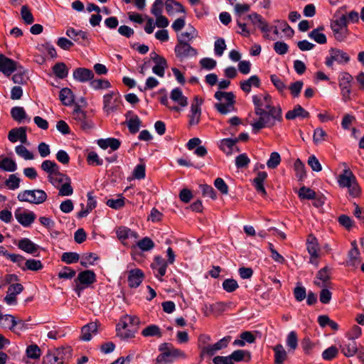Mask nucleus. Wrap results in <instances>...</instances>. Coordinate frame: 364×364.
I'll return each mask as SVG.
<instances>
[{"label": "nucleus", "instance_id": "obj_50", "mask_svg": "<svg viewBox=\"0 0 364 364\" xmlns=\"http://www.w3.org/2000/svg\"><path fill=\"white\" fill-rule=\"evenodd\" d=\"M26 353L28 358L37 360L41 355V350L36 344H32L26 348Z\"/></svg>", "mask_w": 364, "mask_h": 364}, {"label": "nucleus", "instance_id": "obj_16", "mask_svg": "<svg viewBox=\"0 0 364 364\" xmlns=\"http://www.w3.org/2000/svg\"><path fill=\"white\" fill-rule=\"evenodd\" d=\"M167 262L161 257L157 256L151 263V267L154 274L160 281H163L161 277L165 275L167 268Z\"/></svg>", "mask_w": 364, "mask_h": 364}, {"label": "nucleus", "instance_id": "obj_31", "mask_svg": "<svg viewBox=\"0 0 364 364\" xmlns=\"http://www.w3.org/2000/svg\"><path fill=\"white\" fill-rule=\"evenodd\" d=\"M351 249L348 252V264L350 266H355L360 262V251L358 248L355 241L351 242Z\"/></svg>", "mask_w": 364, "mask_h": 364}, {"label": "nucleus", "instance_id": "obj_51", "mask_svg": "<svg viewBox=\"0 0 364 364\" xmlns=\"http://www.w3.org/2000/svg\"><path fill=\"white\" fill-rule=\"evenodd\" d=\"M270 80L279 92L283 93L287 90V85L283 80L275 74L270 75Z\"/></svg>", "mask_w": 364, "mask_h": 364}, {"label": "nucleus", "instance_id": "obj_27", "mask_svg": "<svg viewBox=\"0 0 364 364\" xmlns=\"http://www.w3.org/2000/svg\"><path fill=\"white\" fill-rule=\"evenodd\" d=\"M18 247L26 253L35 255L39 246L28 238H23L18 241Z\"/></svg>", "mask_w": 364, "mask_h": 364}, {"label": "nucleus", "instance_id": "obj_45", "mask_svg": "<svg viewBox=\"0 0 364 364\" xmlns=\"http://www.w3.org/2000/svg\"><path fill=\"white\" fill-rule=\"evenodd\" d=\"M347 17L342 15L331 23V28L333 33H338L341 31H347Z\"/></svg>", "mask_w": 364, "mask_h": 364}, {"label": "nucleus", "instance_id": "obj_55", "mask_svg": "<svg viewBox=\"0 0 364 364\" xmlns=\"http://www.w3.org/2000/svg\"><path fill=\"white\" fill-rule=\"evenodd\" d=\"M141 120L137 115H133L127 121V127L129 132L132 134H135L139 130Z\"/></svg>", "mask_w": 364, "mask_h": 364}, {"label": "nucleus", "instance_id": "obj_36", "mask_svg": "<svg viewBox=\"0 0 364 364\" xmlns=\"http://www.w3.org/2000/svg\"><path fill=\"white\" fill-rule=\"evenodd\" d=\"M117 235L119 240L122 241L128 238H134L136 240L139 237L137 232L124 226H121L117 228Z\"/></svg>", "mask_w": 364, "mask_h": 364}, {"label": "nucleus", "instance_id": "obj_20", "mask_svg": "<svg viewBox=\"0 0 364 364\" xmlns=\"http://www.w3.org/2000/svg\"><path fill=\"white\" fill-rule=\"evenodd\" d=\"M8 139L12 143L20 141L22 144H26L27 142L26 128L21 127L12 129L9 132Z\"/></svg>", "mask_w": 364, "mask_h": 364}, {"label": "nucleus", "instance_id": "obj_56", "mask_svg": "<svg viewBox=\"0 0 364 364\" xmlns=\"http://www.w3.org/2000/svg\"><path fill=\"white\" fill-rule=\"evenodd\" d=\"M21 181V178L16 174H11L5 181V185L10 190H16L20 187Z\"/></svg>", "mask_w": 364, "mask_h": 364}, {"label": "nucleus", "instance_id": "obj_47", "mask_svg": "<svg viewBox=\"0 0 364 364\" xmlns=\"http://www.w3.org/2000/svg\"><path fill=\"white\" fill-rule=\"evenodd\" d=\"M141 335L144 337L156 336L160 338L162 333L158 326L152 324L144 328L141 331Z\"/></svg>", "mask_w": 364, "mask_h": 364}, {"label": "nucleus", "instance_id": "obj_21", "mask_svg": "<svg viewBox=\"0 0 364 364\" xmlns=\"http://www.w3.org/2000/svg\"><path fill=\"white\" fill-rule=\"evenodd\" d=\"M95 281L96 275L95 272L91 270H85L80 272L77 279H75V282H78L87 287L95 282Z\"/></svg>", "mask_w": 364, "mask_h": 364}, {"label": "nucleus", "instance_id": "obj_61", "mask_svg": "<svg viewBox=\"0 0 364 364\" xmlns=\"http://www.w3.org/2000/svg\"><path fill=\"white\" fill-rule=\"evenodd\" d=\"M139 322V318L138 317L126 315L121 321V324H123L124 326H128L136 330Z\"/></svg>", "mask_w": 364, "mask_h": 364}, {"label": "nucleus", "instance_id": "obj_11", "mask_svg": "<svg viewBox=\"0 0 364 364\" xmlns=\"http://www.w3.org/2000/svg\"><path fill=\"white\" fill-rule=\"evenodd\" d=\"M350 60L349 55L344 51L331 48L329 50V55L326 58V65L331 68L334 62L339 64L347 63Z\"/></svg>", "mask_w": 364, "mask_h": 364}, {"label": "nucleus", "instance_id": "obj_60", "mask_svg": "<svg viewBox=\"0 0 364 364\" xmlns=\"http://www.w3.org/2000/svg\"><path fill=\"white\" fill-rule=\"evenodd\" d=\"M137 247L141 251H149L154 247V243L152 240L148 237H145L143 239L139 240L136 243Z\"/></svg>", "mask_w": 364, "mask_h": 364}, {"label": "nucleus", "instance_id": "obj_37", "mask_svg": "<svg viewBox=\"0 0 364 364\" xmlns=\"http://www.w3.org/2000/svg\"><path fill=\"white\" fill-rule=\"evenodd\" d=\"M0 169L4 171L14 172L17 169V164L11 158L0 156Z\"/></svg>", "mask_w": 364, "mask_h": 364}, {"label": "nucleus", "instance_id": "obj_5", "mask_svg": "<svg viewBox=\"0 0 364 364\" xmlns=\"http://www.w3.org/2000/svg\"><path fill=\"white\" fill-rule=\"evenodd\" d=\"M250 9V6L247 4H237L235 6V12L236 16H237V18L236 20L237 25L241 29V31H239L238 33L244 37H249L255 31V29L251 30L247 26V24L246 23L242 21V20H243V18H242V14L249 11Z\"/></svg>", "mask_w": 364, "mask_h": 364}, {"label": "nucleus", "instance_id": "obj_18", "mask_svg": "<svg viewBox=\"0 0 364 364\" xmlns=\"http://www.w3.org/2000/svg\"><path fill=\"white\" fill-rule=\"evenodd\" d=\"M17 68V63L0 54V72L6 76L11 75Z\"/></svg>", "mask_w": 364, "mask_h": 364}, {"label": "nucleus", "instance_id": "obj_13", "mask_svg": "<svg viewBox=\"0 0 364 364\" xmlns=\"http://www.w3.org/2000/svg\"><path fill=\"white\" fill-rule=\"evenodd\" d=\"M230 341V336H226L218 341L213 345H208L204 346L201 350L200 355L203 357L204 355H213L218 350L227 347L228 343Z\"/></svg>", "mask_w": 364, "mask_h": 364}, {"label": "nucleus", "instance_id": "obj_2", "mask_svg": "<svg viewBox=\"0 0 364 364\" xmlns=\"http://www.w3.org/2000/svg\"><path fill=\"white\" fill-rule=\"evenodd\" d=\"M214 97L218 101L215 109L221 114H227L235 110V95L232 92H215Z\"/></svg>", "mask_w": 364, "mask_h": 364}, {"label": "nucleus", "instance_id": "obj_6", "mask_svg": "<svg viewBox=\"0 0 364 364\" xmlns=\"http://www.w3.org/2000/svg\"><path fill=\"white\" fill-rule=\"evenodd\" d=\"M174 52L176 58L180 61L196 57L198 55V51L196 48L192 47L188 42L182 41L181 40L177 41Z\"/></svg>", "mask_w": 364, "mask_h": 364}, {"label": "nucleus", "instance_id": "obj_25", "mask_svg": "<svg viewBox=\"0 0 364 364\" xmlns=\"http://www.w3.org/2000/svg\"><path fill=\"white\" fill-rule=\"evenodd\" d=\"M241 90L248 94L251 92L252 87H259L261 81L257 75H252L249 79L242 80L240 83Z\"/></svg>", "mask_w": 364, "mask_h": 364}, {"label": "nucleus", "instance_id": "obj_33", "mask_svg": "<svg viewBox=\"0 0 364 364\" xmlns=\"http://www.w3.org/2000/svg\"><path fill=\"white\" fill-rule=\"evenodd\" d=\"M267 177V173L264 171H259L257 173L256 178L253 181L254 186L259 193L262 196H266L267 192L264 187L263 183Z\"/></svg>", "mask_w": 364, "mask_h": 364}, {"label": "nucleus", "instance_id": "obj_23", "mask_svg": "<svg viewBox=\"0 0 364 364\" xmlns=\"http://www.w3.org/2000/svg\"><path fill=\"white\" fill-rule=\"evenodd\" d=\"M340 348L341 352L346 357H352L356 353H358L359 351L356 342L352 338H348L346 342H344L340 346Z\"/></svg>", "mask_w": 364, "mask_h": 364}, {"label": "nucleus", "instance_id": "obj_30", "mask_svg": "<svg viewBox=\"0 0 364 364\" xmlns=\"http://www.w3.org/2000/svg\"><path fill=\"white\" fill-rule=\"evenodd\" d=\"M331 269L328 267H325L320 269L316 275V280L314 284L318 287H324L327 282L330 279Z\"/></svg>", "mask_w": 364, "mask_h": 364}, {"label": "nucleus", "instance_id": "obj_52", "mask_svg": "<svg viewBox=\"0 0 364 364\" xmlns=\"http://www.w3.org/2000/svg\"><path fill=\"white\" fill-rule=\"evenodd\" d=\"M41 168L43 171L48 173V176H51L58 169H60L59 166L53 161L46 160L42 162Z\"/></svg>", "mask_w": 364, "mask_h": 364}, {"label": "nucleus", "instance_id": "obj_64", "mask_svg": "<svg viewBox=\"0 0 364 364\" xmlns=\"http://www.w3.org/2000/svg\"><path fill=\"white\" fill-rule=\"evenodd\" d=\"M299 197L301 199H314L316 196V193L312 189L303 186L300 188L298 192Z\"/></svg>", "mask_w": 364, "mask_h": 364}, {"label": "nucleus", "instance_id": "obj_58", "mask_svg": "<svg viewBox=\"0 0 364 364\" xmlns=\"http://www.w3.org/2000/svg\"><path fill=\"white\" fill-rule=\"evenodd\" d=\"M43 264L40 260L35 259H27L25 262V267L23 270L38 271L43 269Z\"/></svg>", "mask_w": 364, "mask_h": 364}, {"label": "nucleus", "instance_id": "obj_3", "mask_svg": "<svg viewBox=\"0 0 364 364\" xmlns=\"http://www.w3.org/2000/svg\"><path fill=\"white\" fill-rule=\"evenodd\" d=\"M338 183L341 188H347L349 194L353 197H357L360 193L355 176L348 168H345L338 176Z\"/></svg>", "mask_w": 364, "mask_h": 364}, {"label": "nucleus", "instance_id": "obj_54", "mask_svg": "<svg viewBox=\"0 0 364 364\" xmlns=\"http://www.w3.org/2000/svg\"><path fill=\"white\" fill-rule=\"evenodd\" d=\"M11 114L13 119L18 122H22L27 118L24 109L21 107H14L11 110Z\"/></svg>", "mask_w": 364, "mask_h": 364}, {"label": "nucleus", "instance_id": "obj_53", "mask_svg": "<svg viewBox=\"0 0 364 364\" xmlns=\"http://www.w3.org/2000/svg\"><path fill=\"white\" fill-rule=\"evenodd\" d=\"M43 364H60L56 350H49L43 358Z\"/></svg>", "mask_w": 364, "mask_h": 364}, {"label": "nucleus", "instance_id": "obj_35", "mask_svg": "<svg viewBox=\"0 0 364 364\" xmlns=\"http://www.w3.org/2000/svg\"><path fill=\"white\" fill-rule=\"evenodd\" d=\"M97 326L95 323H90L84 326L81 331V339L85 341H89L92 338V334L97 333Z\"/></svg>", "mask_w": 364, "mask_h": 364}, {"label": "nucleus", "instance_id": "obj_17", "mask_svg": "<svg viewBox=\"0 0 364 364\" xmlns=\"http://www.w3.org/2000/svg\"><path fill=\"white\" fill-rule=\"evenodd\" d=\"M23 290V287L19 283L11 284L4 298L5 302L8 305H16L17 304L16 295L21 294Z\"/></svg>", "mask_w": 364, "mask_h": 364}, {"label": "nucleus", "instance_id": "obj_14", "mask_svg": "<svg viewBox=\"0 0 364 364\" xmlns=\"http://www.w3.org/2000/svg\"><path fill=\"white\" fill-rule=\"evenodd\" d=\"M15 218L23 227H29L36 220V214L28 210L15 211Z\"/></svg>", "mask_w": 364, "mask_h": 364}, {"label": "nucleus", "instance_id": "obj_42", "mask_svg": "<svg viewBox=\"0 0 364 364\" xmlns=\"http://www.w3.org/2000/svg\"><path fill=\"white\" fill-rule=\"evenodd\" d=\"M60 364H67L72 358V348L70 346L56 348Z\"/></svg>", "mask_w": 364, "mask_h": 364}, {"label": "nucleus", "instance_id": "obj_49", "mask_svg": "<svg viewBox=\"0 0 364 364\" xmlns=\"http://www.w3.org/2000/svg\"><path fill=\"white\" fill-rule=\"evenodd\" d=\"M53 71L56 77L60 79L66 77L68 75V68L63 63H58L53 67Z\"/></svg>", "mask_w": 364, "mask_h": 364}, {"label": "nucleus", "instance_id": "obj_44", "mask_svg": "<svg viewBox=\"0 0 364 364\" xmlns=\"http://www.w3.org/2000/svg\"><path fill=\"white\" fill-rule=\"evenodd\" d=\"M323 30V27H318L309 33L308 36L317 43L325 44L327 41V39L326 35L321 33Z\"/></svg>", "mask_w": 364, "mask_h": 364}, {"label": "nucleus", "instance_id": "obj_29", "mask_svg": "<svg viewBox=\"0 0 364 364\" xmlns=\"http://www.w3.org/2000/svg\"><path fill=\"white\" fill-rule=\"evenodd\" d=\"M97 144L102 149L109 147L112 151L117 150L121 145L120 141L115 138L100 139L97 140Z\"/></svg>", "mask_w": 364, "mask_h": 364}, {"label": "nucleus", "instance_id": "obj_26", "mask_svg": "<svg viewBox=\"0 0 364 364\" xmlns=\"http://www.w3.org/2000/svg\"><path fill=\"white\" fill-rule=\"evenodd\" d=\"M73 77L79 82H84L92 80L94 73L90 69L80 68L74 70Z\"/></svg>", "mask_w": 364, "mask_h": 364}, {"label": "nucleus", "instance_id": "obj_22", "mask_svg": "<svg viewBox=\"0 0 364 364\" xmlns=\"http://www.w3.org/2000/svg\"><path fill=\"white\" fill-rule=\"evenodd\" d=\"M238 139L231 138L223 139L220 141V149L227 155H231L235 151H239L238 148L236 146V143Z\"/></svg>", "mask_w": 364, "mask_h": 364}, {"label": "nucleus", "instance_id": "obj_32", "mask_svg": "<svg viewBox=\"0 0 364 364\" xmlns=\"http://www.w3.org/2000/svg\"><path fill=\"white\" fill-rule=\"evenodd\" d=\"M165 8L166 12L169 15H173L178 13H185V9L183 5L174 0H167L165 3Z\"/></svg>", "mask_w": 364, "mask_h": 364}, {"label": "nucleus", "instance_id": "obj_41", "mask_svg": "<svg viewBox=\"0 0 364 364\" xmlns=\"http://www.w3.org/2000/svg\"><path fill=\"white\" fill-rule=\"evenodd\" d=\"M18 322L15 318L10 314L3 315L0 313V327L9 329H13Z\"/></svg>", "mask_w": 364, "mask_h": 364}, {"label": "nucleus", "instance_id": "obj_34", "mask_svg": "<svg viewBox=\"0 0 364 364\" xmlns=\"http://www.w3.org/2000/svg\"><path fill=\"white\" fill-rule=\"evenodd\" d=\"M274 353L275 364H283L287 358V353L282 344H277L272 348Z\"/></svg>", "mask_w": 364, "mask_h": 364}, {"label": "nucleus", "instance_id": "obj_40", "mask_svg": "<svg viewBox=\"0 0 364 364\" xmlns=\"http://www.w3.org/2000/svg\"><path fill=\"white\" fill-rule=\"evenodd\" d=\"M136 329L123 324H118L117 327V335L124 339L130 338L134 336Z\"/></svg>", "mask_w": 364, "mask_h": 364}, {"label": "nucleus", "instance_id": "obj_15", "mask_svg": "<svg viewBox=\"0 0 364 364\" xmlns=\"http://www.w3.org/2000/svg\"><path fill=\"white\" fill-rule=\"evenodd\" d=\"M66 35L80 45L87 46L89 43L88 34L84 31L70 27L66 30Z\"/></svg>", "mask_w": 364, "mask_h": 364}, {"label": "nucleus", "instance_id": "obj_63", "mask_svg": "<svg viewBox=\"0 0 364 364\" xmlns=\"http://www.w3.org/2000/svg\"><path fill=\"white\" fill-rule=\"evenodd\" d=\"M98 259V257L95 253L85 254L82 256L80 264L85 267L88 265L94 264L95 262Z\"/></svg>", "mask_w": 364, "mask_h": 364}, {"label": "nucleus", "instance_id": "obj_48", "mask_svg": "<svg viewBox=\"0 0 364 364\" xmlns=\"http://www.w3.org/2000/svg\"><path fill=\"white\" fill-rule=\"evenodd\" d=\"M56 188L58 190V196H70L73 193L70 178Z\"/></svg>", "mask_w": 364, "mask_h": 364}, {"label": "nucleus", "instance_id": "obj_39", "mask_svg": "<svg viewBox=\"0 0 364 364\" xmlns=\"http://www.w3.org/2000/svg\"><path fill=\"white\" fill-rule=\"evenodd\" d=\"M171 99L178 103L181 107H186L188 105L187 97L183 95V92L180 88H174L171 92Z\"/></svg>", "mask_w": 364, "mask_h": 364}, {"label": "nucleus", "instance_id": "obj_62", "mask_svg": "<svg viewBox=\"0 0 364 364\" xmlns=\"http://www.w3.org/2000/svg\"><path fill=\"white\" fill-rule=\"evenodd\" d=\"M274 22L278 24L279 29L284 33L287 37L291 38L293 36L294 31L289 26L287 21L282 20H275Z\"/></svg>", "mask_w": 364, "mask_h": 364}, {"label": "nucleus", "instance_id": "obj_12", "mask_svg": "<svg viewBox=\"0 0 364 364\" xmlns=\"http://www.w3.org/2000/svg\"><path fill=\"white\" fill-rule=\"evenodd\" d=\"M203 102L202 98L195 96L194 100L191 106V113L189 114V124L191 126L196 125L199 123L201 115V105Z\"/></svg>", "mask_w": 364, "mask_h": 364}, {"label": "nucleus", "instance_id": "obj_24", "mask_svg": "<svg viewBox=\"0 0 364 364\" xmlns=\"http://www.w3.org/2000/svg\"><path fill=\"white\" fill-rule=\"evenodd\" d=\"M309 112L304 109L301 105H297L291 110L288 111L285 117L288 120H293L297 117L306 119L309 117Z\"/></svg>", "mask_w": 364, "mask_h": 364}, {"label": "nucleus", "instance_id": "obj_19", "mask_svg": "<svg viewBox=\"0 0 364 364\" xmlns=\"http://www.w3.org/2000/svg\"><path fill=\"white\" fill-rule=\"evenodd\" d=\"M306 249L310 255V262L316 266L318 265L317 259L319 257V247L315 237H309L307 240Z\"/></svg>", "mask_w": 364, "mask_h": 364}, {"label": "nucleus", "instance_id": "obj_9", "mask_svg": "<svg viewBox=\"0 0 364 364\" xmlns=\"http://www.w3.org/2000/svg\"><path fill=\"white\" fill-rule=\"evenodd\" d=\"M248 19L250 21L251 24L255 27H257L262 33H264L263 37L268 40H274L269 35V32L270 28L268 23L262 18V16L257 13H252L243 18V20Z\"/></svg>", "mask_w": 364, "mask_h": 364}, {"label": "nucleus", "instance_id": "obj_43", "mask_svg": "<svg viewBox=\"0 0 364 364\" xmlns=\"http://www.w3.org/2000/svg\"><path fill=\"white\" fill-rule=\"evenodd\" d=\"M59 98L62 103L65 106L73 105L74 102V95L72 90L69 88H63L59 95Z\"/></svg>", "mask_w": 364, "mask_h": 364}, {"label": "nucleus", "instance_id": "obj_46", "mask_svg": "<svg viewBox=\"0 0 364 364\" xmlns=\"http://www.w3.org/2000/svg\"><path fill=\"white\" fill-rule=\"evenodd\" d=\"M197 36L198 32L196 28L190 26L186 31L177 36V41L181 40L182 41L189 42L196 38Z\"/></svg>", "mask_w": 364, "mask_h": 364}, {"label": "nucleus", "instance_id": "obj_8", "mask_svg": "<svg viewBox=\"0 0 364 364\" xmlns=\"http://www.w3.org/2000/svg\"><path fill=\"white\" fill-rule=\"evenodd\" d=\"M168 348V349L161 353L156 358L157 363H167L172 362L174 359L181 358H186V355L178 348L173 347L171 344L164 343L162 344V348Z\"/></svg>", "mask_w": 364, "mask_h": 364}, {"label": "nucleus", "instance_id": "obj_38", "mask_svg": "<svg viewBox=\"0 0 364 364\" xmlns=\"http://www.w3.org/2000/svg\"><path fill=\"white\" fill-rule=\"evenodd\" d=\"M69 178L70 177H68L67 175L60 173V169L55 171V172L53 173L51 176H48V181L55 188L59 187V186H60L65 181H66L67 179Z\"/></svg>", "mask_w": 364, "mask_h": 364}, {"label": "nucleus", "instance_id": "obj_59", "mask_svg": "<svg viewBox=\"0 0 364 364\" xmlns=\"http://www.w3.org/2000/svg\"><path fill=\"white\" fill-rule=\"evenodd\" d=\"M16 153L25 160H32L34 159V155L27 148L23 145H18L15 147Z\"/></svg>", "mask_w": 364, "mask_h": 364}, {"label": "nucleus", "instance_id": "obj_10", "mask_svg": "<svg viewBox=\"0 0 364 364\" xmlns=\"http://www.w3.org/2000/svg\"><path fill=\"white\" fill-rule=\"evenodd\" d=\"M353 77L348 73H341L338 78V85L341 89V94L343 101L346 102L350 100L351 82Z\"/></svg>", "mask_w": 364, "mask_h": 364}, {"label": "nucleus", "instance_id": "obj_1", "mask_svg": "<svg viewBox=\"0 0 364 364\" xmlns=\"http://www.w3.org/2000/svg\"><path fill=\"white\" fill-rule=\"evenodd\" d=\"M255 113L258 119L250 123L252 132H259L263 128L272 127L276 122L282 121V110L279 105H274L272 98L268 93L252 96Z\"/></svg>", "mask_w": 364, "mask_h": 364}, {"label": "nucleus", "instance_id": "obj_4", "mask_svg": "<svg viewBox=\"0 0 364 364\" xmlns=\"http://www.w3.org/2000/svg\"><path fill=\"white\" fill-rule=\"evenodd\" d=\"M47 198V193L41 189L24 190L19 192L17 196L19 201L35 205L43 203Z\"/></svg>", "mask_w": 364, "mask_h": 364}, {"label": "nucleus", "instance_id": "obj_7", "mask_svg": "<svg viewBox=\"0 0 364 364\" xmlns=\"http://www.w3.org/2000/svg\"><path fill=\"white\" fill-rule=\"evenodd\" d=\"M122 101L117 92H111L103 96V110L107 114H109L120 108Z\"/></svg>", "mask_w": 364, "mask_h": 364}, {"label": "nucleus", "instance_id": "obj_57", "mask_svg": "<svg viewBox=\"0 0 364 364\" xmlns=\"http://www.w3.org/2000/svg\"><path fill=\"white\" fill-rule=\"evenodd\" d=\"M90 87L94 90H105L110 87V82L105 79L92 80L90 82Z\"/></svg>", "mask_w": 364, "mask_h": 364}, {"label": "nucleus", "instance_id": "obj_28", "mask_svg": "<svg viewBox=\"0 0 364 364\" xmlns=\"http://www.w3.org/2000/svg\"><path fill=\"white\" fill-rule=\"evenodd\" d=\"M144 278V274L141 270L135 269L131 270L129 273L128 284L132 288H136L140 285Z\"/></svg>", "mask_w": 364, "mask_h": 364}]
</instances>
